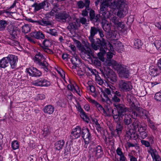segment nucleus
Segmentation results:
<instances>
[{
  "instance_id": "nucleus-34",
  "label": "nucleus",
  "mask_w": 161,
  "mask_h": 161,
  "mask_svg": "<svg viewBox=\"0 0 161 161\" xmlns=\"http://www.w3.org/2000/svg\"><path fill=\"white\" fill-rule=\"evenodd\" d=\"M119 75V76L121 77L125 78H128L129 76V72L126 68H122L121 69Z\"/></svg>"
},
{
  "instance_id": "nucleus-53",
  "label": "nucleus",
  "mask_w": 161,
  "mask_h": 161,
  "mask_svg": "<svg viewBox=\"0 0 161 161\" xmlns=\"http://www.w3.org/2000/svg\"><path fill=\"white\" fill-rule=\"evenodd\" d=\"M154 44L158 49H161V40H156L154 42Z\"/></svg>"
},
{
  "instance_id": "nucleus-23",
  "label": "nucleus",
  "mask_w": 161,
  "mask_h": 161,
  "mask_svg": "<svg viewBox=\"0 0 161 161\" xmlns=\"http://www.w3.org/2000/svg\"><path fill=\"white\" fill-rule=\"evenodd\" d=\"M118 9L117 13V15L119 18H123L127 13V9L125 7H119L118 8Z\"/></svg>"
},
{
  "instance_id": "nucleus-57",
  "label": "nucleus",
  "mask_w": 161,
  "mask_h": 161,
  "mask_svg": "<svg viewBox=\"0 0 161 161\" xmlns=\"http://www.w3.org/2000/svg\"><path fill=\"white\" fill-rule=\"evenodd\" d=\"M141 142L142 145H144L146 147H149V148L150 147H152L150 146V142L148 141L141 140Z\"/></svg>"
},
{
  "instance_id": "nucleus-21",
  "label": "nucleus",
  "mask_w": 161,
  "mask_h": 161,
  "mask_svg": "<svg viewBox=\"0 0 161 161\" xmlns=\"http://www.w3.org/2000/svg\"><path fill=\"white\" fill-rule=\"evenodd\" d=\"M146 126H143L142 125H140L138 131L139 132V136L142 139H145L147 136V132L146 131Z\"/></svg>"
},
{
  "instance_id": "nucleus-7",
  "label": "nucleus",
  "mask_w": 161,
  "mask_h": 161,
  "mask_svg": "<svg viewBox=\"0 0 161 161\" xmlns=\"http://www.w3.org/2000/svg\"><path fill=\"white\" fill-rule=\"evenodd\" d=\"M101 3L99 13L101 14L105 13L106 15H110V13L108 11L107 5H108V0H96L95 3V5L97 6L99 3Z\"/></svg>"
},
{
  "instance_id": "nucleus-49",
  "label": "nucleus",
  "mask_w": 161,
  "mask_h": 161,
  "mask_svg": "<svg viewBox=\"0 0 161 161\" xmlns=\"http://www.w3.org/2000/svg\"><path fill=\"white\" fill-rule=\"evenodd\" d=\"M135 153L134 151H132L131 152L129 153L128 154V156L129 158H130V161H137L136 158L133 156V154Z\"/></svg>"
},
{
  "instance_id": "nucleus-33",
  "label": "nucleus",
  "mask_w": 161,
  "mask_h": 161,
  "mask_svg": "<svg viewBox=\"0 0 161 161\" xmlns=\"http://www.w3.org/2000/svg\"><path fill=\"white\" fill-rule=\"evenodd\" d=\"M44 59L45 58L43 55L39 52L35 55L34 58V61L37 64Z\"/></svg>"
},
{
  "instance_id": "nucleus-43",
  "label": "nucleus",
  "mask_w": 161,
  "mask_h": 161,
  "mask_svg": "<svg viewBox=\"0 0 161 161\" xmlns=\"http://www.w3.org/2000/svg\"><path fill=\"white\" fill-rule=\"evenodd\" d=\"M119 22V19L117 16H113L111 17L110 19V23L111 24H113L116 26L117 25Z\"/></svg>"
},
{
  "instance_id": "nucleus-38",
  "label": "nucleus",
  "mask_w": 161,
  "mask_h": 161,
  "mask_svg": "<svg viewBox=\"0 0 161 161\" xmlns=\"http://www.w3.org/2000/svg\"><path fill=\"white\" fill-rule=\"evenodd\" d=\"M95 80L96 83L100 85L102 87H104L106 86V83L104 82L103 80L99 75H97V76L95 78Z\"/></svg>"
},
{
  "instance_id": "nucleus-44",
  "label": "nucleus",
  "mask_w": 161,
  "mask_h": 161,
  "mask_svg": "<svg viewBox=\"0 0 161 161\" xmlns=\"http://www.w3.org/2000/svg\"><path fill=\"white\" fill-rule=\"evenodd\" d=\"M103 28L106 32L109 33L111 31L110 24L108 23H105L103 25Z\"/></svg>"
},
{
  "instance_id": "nucleus-40",
  "label": "nucleus",
  "mask_w": 161,
  "mask_h": 161,
  "mask_svg": "<svg viewBox=\"0 0 161 161\" xmlns=\"http://www.w3.org/2000/svg\"><path fill=\"white\" fill-rule=\"evenodd\" d=\"M140 122L138 120L135 119L132 124L133 130L136 131V130L140 128Z\"/></svg>"
},
{
  "instance_id": "nucleus-50",
  "label": "nucleus",
  "mask_w": 161,
  "mask_h": 161,
  "mask_svg": "<svg viewBox=\"0 0 161 161\" xmlns=\"http://www.w3.org/2000/svg\"><path fill=\"white\" fill-rule=\"evenodd\" d=\"M11 147L13 150H15L18 149L19 147V144L17 140H14L12 142Z\"/></svg>"
},
{
  "instance_id": "nucleus-13",
  "label": "nucleus",
  "mask_w": 161,
  "mask_h": 161,
  "mask_svg": "<svg viewBox=\"0 0 161 161\" xmlns=\"http://www.w3.org/2000/svg\"><path fill=\"white\" fill-rule=\"evenodd\" d=\"M92 54V52L91 49L85 47L82 49L81 56L83 59L86 60L87 58H90Z\"/></svg>"
},
{
  "instance_id": "nucleus-46",
  "label": "nucleus",
  "mask_w": 161,
  "mask_h": 161,
  "mask_svg": "<svg viewBox=\"0 0 161 161\" xmlns=\"http://www.w3.org/2000/svg\"><path fill=\"white\" fill-rule=\"evenodd\" d=\"M109 34L110 37L111 38V40L115 39L117 40L118 39V37L117 36V32L116 31H114L111 32H109Z\"/></svg>"
},
{
  "instance_id": "nucleus-48",
  "label": "nucleus",
  "mask_w": 161,
  "mask_h": 161,
  "mask_svg": "<svg viewBox=\"0 0 161 161\" xmlns=\"http://www.w3.org/2000/svg\"><path fill=\"white\" fill-rule=\"evenodd\" d=\"M88 89H89L91 92L93 93V94H92V95L93 97H97V92H96V89L94 86H90L88 87Z\"/></svg>"
},
{
  "instance_id": "nucleus-36",
  "label": "nucleus",
  "mask_w": 161,
  "mask_h": 161,
  "mask_svg": "<svg viewBox=\"0 0 161 161\" xmlns=\"http://www.w3.org/2000/svg\"><path fill=\"white\" fill-rule=\"evenodd\" d=\"M127 101L130 105V106L132 108H135L136 106L134 103L133 101L134 99L133 96L129 94H127L126 96Z\"/></svg>"
},
{
  "instance_id": "nucleus-63",
  "label": "nucleus",
  "mask_w": 161,
  "mask_h": 161,
  "mask_svg": "<svg viewBox=\"0 0 161 161\" xmlns=\"http://www.w3.org/2000/svg\"><path fill=\"white\" fill-rule=\"evenodd\" d=\"M48 33L53 36H55L57 35V32L56 30L51 29L49 30Z\"/></svg>"
},
{
  "instance_id": "nucleus-31",
  "label": "nucleus",
  "mask_w": 161,
  "mask_h": 161,
  "mask_svg": "<svg viewBox=\"0 0 161 161\" xmlns=\"http://www.w3.org/2000/svg\"><path fill=\"white\" fill-rule=\"evenodd\" d=\"M64 143L65 142L63 140L57 142L54 144V149L58 150H59L62 149Z\"/></svg>"
},
{
  "instance_id": "nucleus-6",
  "label": "nucleus",
  "mask_w": 161,
  "mask_h": 161,
  "mask_svg": "<svg viewBox=\"0 0 161 161\" xmlns=\"http://www.w3.org/2000/svg\"><path fill=\"white\" fill-rule=\"evenodd\" d=\"M99 28L98 27L92 26L91 27L90 30V36H89V39L91 43V46L95 50H97V48L95 45V41L94 39L95 36L99 31Z\"/></svg>"
},
{
  "instance_id": "nucleus-17",
  "label": "nucleus",
  "mask_w": 161,
  "mask_h": 161,
  "mask_svg": "<svg viewBox=\"0 0 161 161\" xmlns=\"http://www.w3.org/2000/svg\"><path fill=\"white\" fill-rule=\"evenodd\" d=\"M71 59V61L73 65V68L76 69L77 67H79L81 65L80 59L75 53Z\"/></svg>"
},
{
  "instance_id": "nucleus-5",
  "label": "nucleus",
  "mask_w": 161,
  "mask_h": 161,
  "mask_svg": "<svg viewBox=\"0 0 161 161\" xmlns=\"http://www.w3.org/2000/svg\"><path fill=\"white\" fill-rule=\"evenodd\" d=\"M104 75L107 77L108 80L113 84L117 81V76L114 72L108 67L104 68Z\"/></svg>"
},
{
  "instance_id": "nucleus-15",
  "label": "nucleus",
  "mask_w": 161,
  "mask_h": 161,
  "mask_svg": "<svg viewBox=\"0 0 161 161\" xmlns=\"http://www.w3.org/2000/svg\"><path fill=\"white\" fill-rule=\"evenodd\" d=\"M101 92L103 94L105 98H102V100L103 102H108L109 101V97H111L112 95L111 94V91L108 88H105L104 91L102 88L99 87Z\"/></svg>"
},
{
  "instance_id": "nucleus-39",
  "label": "nucleus",
  "mask_w": 161,
  "mask_h": 161,
  "mask_svg": "<svg viewBox=\"0 0 161 161\" xmlns=\"http://www.w3.org/2000/svg\"><path fill=\"white\" fill-rule=\"evenodd\" d=\"M142 43L140 40L135 39L134 42V46L135 48L139 49L141 48Z\"/></svg>"
},
{
  "instance_id": "nucleus-20",
  "label": "nucleus",
  "mask_w": 161,
  "mask_h": 161,
  "mask_svg": "<svg viewBox=\"0 0 161 161\" xmlns=\"http://www.w3.org/2000/svg\"><path fill=\"white\" fill-rule=\"evenodd\" d=\"M134 108L139 112V116L145 119H148V116L147 111L140 107H138L135 106Z\"/></svg>"
},
{
  "instance_id": "nucleus-42",
  "label": "nucleus",
  "mask_w": 161,
  "mask_h": 161,
  "mask_svg": "<svg viewBox=\"0 0 161 161\" xmlns=\"http://www.w3.org/2000/svg\"><path fill=\"white\" fill-rule=\"evenodd\" d=\"M35 22H37L38 24L43 26L50 25H51V23L49 21L45 20H39L36 21Z\"/></svg>"
},
{
  "instance_id": "nucleus-64",
  "label": "nucleus",
  "mask_w": 161,
  "mask_h": 161,
  "mask_svg": "<svg viewBox=\"0 0 161 161\" xmlns=\"http://www.w3.org/2000/svg\"><path fill=\"white\" fill-rule=\"evenodd\" d=\"M93 63L97 67L100 66L101 65V62L97 58H96L94 60Z\"/></svg>"
},
{
  "instance_id": "nucleus-35",
  "label": "nucleus",
  "mask_w": 161,
  "mask_h": 161,
  "mask_svg": "<svg viewBox=\"0 0 161 161\" xmlns=\"http://www.w3.org/2000/svg\"><path fill=\"white\" fill-rule=\"evenodd\" d=\"M86 7L85 10L82 12V15L84 16L88 15V13L89 12L90 8H89L90 4V1L89 0H85Z\"/></svg>"
},
{
  "instance_id": "nucleus-37",
  "label": "nucleus",
  "mask_w": 161,
  "mask_h": 161,
  "mask_svg": "<svg viewBox=\"0 0 161 161\" xmlns=\"http://www.w3.org/2000/svg\"><path fill=\"white\" fill-rule=\"evenodd\" d=\"M108 5H107V8L109 7L111 8L115 9L119 7V6L116 3V1H114L113 2H109L108 1Z\"/></svg>"
},
{
  "instance_id": "nucleus-2",
  "label": "nucleus",
  "mask_w": 161,
  "mask_h": 161,
  "mask_svg": "<svg viewBox=\"0 0 161 161\" xmlns=\"http://www.w3.org/2000/svg\"><path fill=\"white\" fill-rule=\"evenodd\" d=\"M18 60L17 57L16 55L9 54L0 60V68L5 69L10 65L12 69H14L16 67Z\"/></svg>"
},
{
  "instance_id": "nucleus-30",
  "label": "nucleus",
  "mask_w": 161,
  "mask_h": 161,
  "mask_svg": "<svg viewBox=\"0 0 161 161\" xmlns=\"http://www.w3.org/2000/svg\"><path fill=\"white\" fill-rule=\"evenodd\" d=\"M125 117L123 120L124 124L126 125H129L132 122L131 116L130 114H125L124 115Z\"/></svg>"
},
{
  "instance_id": "nucleus-47",
  "label": "nucleus",
  "mask_w": 161,
  "mask_h": 161,
  "mask_svg": "<svg viewBox=\"0 0 161 161\" xmlns=\"http://www.w3.org/2000/svg\"><path fill=\"white\" fill-rule=\"evenodd\" d=\"M42 44L43 46H42V48H44L49 47L51 45V43L47 39H45L43 41Z\"/></svg>"
},
{
  "instance_id": "nucleus-9",
  "label": "nucleus",
  "mask_w": 161,
  "mask_h": 161,
  "mask_svg": "<svg viewBox=\"0 0 161 161\" xmlns=\"http://www.w3.org/2000/svg\"><path fill=\"white\" fill-rule=\"evenodd\" d=\"M56 18L59 21L63 23L69 22L72 19L69 14L65 12L58 14L56 15Z\"/></svg>"
},
{
  "instance_id": "nucleus-16",
  "label": "nucleus",
  "mask_w": 161,
  "mask_h": 161,
  "mask_svg": "<svg viewBox=\"0 0 161 161\" xmlns=\"http://www.w3.org/2000/svg\"><path fill=\"white\" fill-rule=\"evenodd\" d=\"M89 101L90 103L94 105L97 108L98 110L101 113L104 114L105 116H107L108 114L105 109L97 101L95 100L90 99Z\"/></svg>"
},
{
  "instance_id": "nucleus-45",
  "label": "nucleus",
  "mask_w": 161,
  "mask_h": 161,
  "mask_svg": "<svg viewBox=\"0 0 161 161\" xmlns=\"http://www.w3.org/2000/svg\"><path fill=\"white\" fill-rule=\"evenodd\" d=\"M159 71L157 68H154L150 71V74L153 76H156L159 74Z\"/></svg>"
},
{
  "instance_id": "nucleus-52",
  "label": "nucleus",
  "mask_w": 161,
  "mask_h": 161,
  "mask_svg": "<svg viewBox=\"0 0 161 161\" xmlns=\"http://www.w3.org/2000/svg\"><path fill=\"white\" fill-rule=\"evenodd\" d=\"M8 44L12 46H18L19 45L18 42L16 40H14L12 39L8 41Z\"/></svg>"
},
{
  "instance_id": "nucleus-60",
  "label": "nucleus",
  "mask_w": 161,
  "mask_h": 161,
  "mask_svg": "<svg viewBox=\"0 0 161 161\" xmlns=\"http://www.w3.org/2000/svg\"><path fill=\"white\" fill-rule=\"evenodd\" d=\"M87 69L90 71V72L93 75H95V78L97 75H99L98 74V72L95 69H93L92 68L88 67Z\"/></svg>"
},
{
  "instance_id": "nucleus-22",
  "label": "nucleus",
  "mask_w": 161,
  "mask_h": 161,
  "mask_svg": "<svg viewBox=\"0 0 161 161\" xmlns=\"http://www.w3.org/2000/svg\"><path fill=\"white\" fill-rule=\"evenodd\" d=\"M82 130L80 126H77L75 128L73 129L71 134L75 138H78L81 136Z\"/></svg>"
},
{
  "instance_id": "nucleus-62",
  "label": "nucleus",
  "mask_w": 161,
  "mask_h": 161,
  "mask_svg": "<svg viewBox=\"0 0 161 161\" xmlns=\"http://www.w3.org/2000/svg\"><path fill=\"white\" fill-rule=\"evenodd\" d=\"M0 24L1 25L0 27L2 28V30H3L7 25V23L5 20H2L0 21Z\"/></svg>"
},
{
  "instance_id": "nucleus-61",
  "label": "nucleus",
  "mask_w": 161,
  "mask_h": 161,
  "mask_svg": "<svg viewBox=\"0 0 161 161\" xmlns=\"http://www.w3.org/2000/svg\"><path fill=\"white\" fill-rule=\"evenodd\" d=\"M154 98L157 101H161V93H156L155 94Z\"/></svg>"
},
{
  "instance_id": "nucleus-12",
  "label": "nucleus",
  "mask_w": 161,
  "mask_h": 161,
  "mask_svg": "<svg viewBox=\"0 0 161 161\" xmlns=\"http://www.w3.org/2000/svg\"><path fill=\"white\" fill-rule=\"evenodd\" d=\"M108 44L110 47V50H111L114 49L119 51L121 49L122 47L121 42L116 39L111 40Z\"/></svg>"
},
{
  "instance_id": "nucleus-32",
  "label": "nucleus",
  "mask_w": 161,
  "mask_h": 161,
  "mask_svg": "<svg viewBox=\"0 0 161 161\" xmlns=\"http://www.w3.org/2000/svg\"><path fill=\"white\" fill-rule=\"evenodd\" d=\"M46 5L45 3L44 2L40 3H35L31 6V7H34V10L35 11H38L43 8Z\"/></svg>"
},
{
  "instance_id": "nucleus-19",
  "label": "nucleus",
  "mask_w": 161,
  "mask_h": 161,
  "mask_svg": "<svg viewBox=\"0 0 161 161\" xmlns=\"http://www.w3.org/2000/svg\"><path fill=\"white\" fill-rule=\"evenodd\" d=\"M148 152L151 154L153 161H161V158L158 154V152L155 149L150 147L148 150Z\"/></svg>"
},
{
  "instance_id": "nucleus-41",
  "label": "nucleus",
  "mask_w": 161,
  "mask_h": 161,
  "mask_svg": "<svg viewBox=\"0 0 161 161\" xmlns=\"http://www.w3.org/2000/svg\"><path fill=\"white\" fill-rule=\"evenodd\" d=\"M31 25L29 24H25L22 26V31L24 33H27L30 31Z\"/></svg>"
},
{
  "instance_id": "nucleus-4",
  "label": "nucleus",
  "mask_w": 161,
  "mask_h": 161,
  "mask_svg": "<svg viewBox=\"0 0 161 161\" xmlns=\"http://www.w3.org/2000/svg\"><path fill=\"white\" fill-rule=\"evenodd\" d=\"M101 38H97L96 41H95V45L97 47V50L100 49V50L105 48L106 47V41L103 38L104 36L103 34V32L100 29H99L98 32Z\"/></svg>"
},
{
  "instance_id": "nucleus-3",
  "label": "nucleus",
  "mask_w": 161,
  "mask_h": 161,
  "mask_svg": "<svg viewBox=\"0 0 161 161\" xmlns=\"http://www.w3.org/2000/svg\"><path fill=\"white\" fill-rule=\"evenodd\" d=\"M89 16L90 20L96 22H99L101 20H104L110 17V16L108 14L106 15L105 13L97 14L95 16V11L94 10L90 8L89 11Z\"/></svg>"
},
{
  "instance_id": "nucleus-18",
  "label": "nucleus",
  "mask_w": 161,
  "mask_h": 161,
  "mask_svg": "<svg viewBox=\"0 0 161 161\" xmlns=\"http://www.w3.org/2000/svg\"><path fill=\"white\" fill-rule=\"evenodd\" d=\"M81 136L83 138L84 142L86 140H89L91 138L89 130L86 127H83L82 130Z\"/></svg>"
},
{
  "instance_id": "nucleus-59",
  "label": "nucleus",
  "mask_w": 161,
  "mask_h": 161,
  "mask_svg": "<svg viewBox=\"0 0 161 161\" xmlns=\"http://www.w3.org/2000/svg\"><path fill=\"white\" fill-rule=\"evenodd\" d=\"M116 26L118 28H120L122 29L125 30V25L122 22L119 21Z\"/></svg>"
},
{
  "instance_id": "nucleus-56",
  "label": "nucleus",
  "mask_w": 161,
  "mask_h": 161,
  "mask_svg": "<svg viewBox=\"0 0 161 161\" xmlns=\"http://www.w3.org/2000/svg\"><path fill=\"white\" fill-rule=\"evenodd\" d=\"M108 65L109 66H112L114 67H117L119 65L117 62L113 60L110 61L108 63Z\"/></svg>"
},
{
  "instance_id": "nucleus-8",
  "label": "nucleus",
  "mask_w": 161,
  "mask_h": 161,
  "mask_svg": "<svg viewBox=\"0 0 161 161\" xmlns=\"http://www.w3.org/2000/svg\"><path fill=\"white\" fill-rule=\"evenodd\" d=\"M118 86L119 89L123 92L129 91L133 88L130 81H127L124 80L120 81Z\"/></svg>"
},
{
  "instance_id": "nucleus-10",
  "label": "nucleus",
  "mask_w": 161,
  "mask_h": 161,
  "mask_svg": "<svg viewBox=\"0 0 161 161\" xmlns=\"http://www.w3.org/2000/svg\"><path fill=\"white\" fill-rule=\"evenodd\" d=\"M26 71L30 76L39 77L42 75L41 72L35 67H31L26 69Z\"/></svg>"
},
{
  "instance_id": "nucleus-29",
  "label": "nucleus",
  "mask_w": 161,
  "mask_h": 161,
  "mask_svg": "<svg viewBox=\"0 0 161 161\" xmlns=\"http://www.w3.org/2000/svg\"><path fill=\"white\" fill-rule=\"evenodd\" d=\"M45 113L48 114H52L54 110V108L53 106L51 105H49L45 106L43 109Z\"/></svg>"
},
{
  "instance_id": "nucleus-27",
  "label": "nucleus",
  "mask_w": 161,
  "mask_h": 161,
  "mask_svg": "<svg viewBox=\"0 0 161 161\" xmlns=\"http://www.w3.org/2000/svg\"><path fill=\"white\" fill-rule=\"evenodd\" d=\"M37 64L41 69H43L46 72H48L49 71V69L48 68L49 64L45 60V58Z\"/></svg>"
},
{
  "instance_id": "nucleus-55",
  "label": "nucleus",
  "mask_w": 161,
  "mask_h": 161,
  "mask_svg": "<svg viewBox=\"0 0 161 161\" xmlns=\"http://www.w3.org/2000/svg\"><path fill=\"white\" fill-rule=\"evenodd\" d=\"M116 3L119 7H125L126 4L125 3V0H116Z\"/></svg>"
},
{
  "instance_id": "nucleus-24",
  "label": "nucleus",
  "mask_w": 161,
  "mask_h": 161,
  "mask_svg": "<svg viewBox=\"0 0 161 161\" xmlns=\"http://www.w3.org/2000/svg\"><path fill=\"white\" fill-rule=\"evenodd\" d=\"M90 144L89 146L88 147V148L89 151H92V150L93 149L94 147H95L96 146V143L94 141H91V138L88 141V140H86L85 141V144L84 145V147L85 148H86L88 147V144Z\"/></svg>"
},
{
  "instance_id": "nucleus-25",
  "label": "nucleus",
  "mask_w": 161,
  "mask_h": 161,
  "mask_svg": "<svg viewBox=\"0 0 161 161\" xmlns=\"http://www.w3.org/2000/svg\"><path fill=\"white\" fill-rule=\"evenodd\" d=\"M31 37L37 39H44L45 38L44 35L40 31H36L30 34Z\"/></svg>"
},
{
  "instance_id": "nucleus-1",
  "label": "nucleus",
  "mask_w": 161,
  "mask_h": 161,
  "mask_svg": "<svg viewBox=\"0 0 161 161\" xmlns=\"http://www.w3.org/2000/svg\"><path fill=\"white\" fill-rule=\"evenodd\" d=\"M114 105L116 108H114L112 111V115L115 122L116 123V129L111 130L112 136L117 137H119L122 132L123 126L122 123L123 117L125 114V112L129 111V108L126 107L122 104L114 103Z\"/></svg>"
},
{
  "instance_id": "nucleus-54",
  "label": "nucleus",
  "mask_w": 161,
  "mask_h": 161,
  "mask_svg": "<svg viewBox=\"0 0 161 161\" xmlns=\"http://www.w3.org/2000/svg\"><path fill=\"white\" fill-rule=\"evenodd\" d=\"M80 116L81 118L86 122H88L89 121V119L87 115L86 114L84 111L80 113Z\"/></svg>"
},
{
  "instance_id": "nucleus-51",
  "label": "nucleus",
  "mask_w": 161,
  "mask_h": 161,
  "mask_svg": "<svg viewBox=\"0 0 161 161\" xmlns=\"http://www.w3.org/2000/svg\"><path fill=\"white\" fill-rule=\"evenodd\" d=\"M77 6L80 9L83 8L84 6L86 7L85 0L84 3L81 1H78L77 3Z\"/></svg>"
},
{
  "instance_id": "nucleus-14",
  "label": "nucleus",
  "mask_w": 161,
  "mask_h": 161,
  "mask_svg": "<svg viewBox=\"0 0 161 161\" xmlns=\"http://www.w3.org/2000/svg\"><path fill=\"white\" fill-rule=\"evenodd\" d=\"M93 154L96 158H101L103 154V148L101 146L97 145L92 150Z\"/></svg>"
},
{
  "instance_id": "nucleus-11",
  "label": "nucleus",
  "mask_w": 161,
  "mask_h": 161,
  "mask_svg": "<svg viewBox=\"0 0 161 161\" xmlns=\"http://www.w3.org/2000/svg\"><path fill=\"white\" fill-rule=\"evenodd\" d=\"M33 84L36 86L47 87L50 85V83L47 80L43 78H41L34 81Z\"/></svg>"
},
{
  "instance_id": "nucleus-26",
  "label": "nucleus",
  "mask_w": 161,
  "mask_h": 161,
  "mask_svg": "<svg viewBox=\"0 0 161 161\" xmlns=\"http://www.w3.org/2000/svg\"><path fill=\"white\" fill-rule=\"evenodd\" d=\"M80 23L76 19L73 22L70 23L67 26L68 29L70 31L77 29L78 26H79Z\"/></svg>"
},
{
  "instance_id": "nucleus-28",
  "label": "nucleus",
  "mask_w": 161,
  "mask_h": 161,
  "mask_svg": "<svg viewBox=\"0 0 161 161\" xmlns=\"http://www.w3.org/2000/svg\"><path fill=\"white\" fill-rule=\"evenodd\" d=\"M17 28H16L13 26L9 27L8 29V31L9 32L11 36V38L14 39L16 38L17 36Z\"/></svg>"
},
{
  "instance_id": "nucleus-58",
  "label": "nucleus",
  "mask_w": 161,
  "mask_h": 161,
  "mask_svg": "<svg viewBox=\"0 0 161 161\" xmlns=\"http://www.w3.org/2000/svg\"><path fill=\"white\" fill-rule=\"evenodd\" d=\"M126 136L129 139L135 138L136 135L134 133V134H131L130 131L127 132Z\"/></svg>"
}]
</instances>
